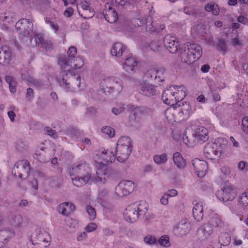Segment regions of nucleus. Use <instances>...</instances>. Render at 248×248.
Wrapping results in <instances>:
<instances>
[{
  "mask_svg": "<svg viewBox=\"0 0 248 248\" xmlns=\"http://www.w3.org/2000/svg\"><path fill=\"white\" fill-rule=\"evenodd\" d=\"M183 140L184 143L187 146L193 147L195 145L196 141H195V139L194 140H190L186 131H185L183 134Z\"/></svg>",
  "mask_w": 248,
  "mask_h": 248,
  "instance_id": "nucleus-45",
  "label": "nucleus"
},
{
  "mask_svg": "<svg viewBox=\"0 0 248 248\" xmlns=\"http://www.w3.org/2000/svg\"><path fill=\"white\" fill-rule=\"evenodd\" d=\"M11 50L7 47H2L0 51V63L8 64L12 59Z\"/></svg>",
  "mask_w": 248,
  "mask_h": 248,
  "instance_id": "nucleus-29",
  "label": "nucleus"
},
{
  "mask_svg": "<svg viewBox=\"0 0 248 248\" xmlns=\"http://www.w3.org/2000/svg\"><path fill=\"white\" fill-rule=\"evenodd\" d=\"M128 110L130 112L129 120L134 123L139 122V119L143 114V108L136 107L132 105H127Z\"/></svg>",
  "mask_w": 248,
  "mask_h": 248,
  "instance_id": "nucleus-19",
  "label": "nucleus"
},
{
  "mask_svg": "<svg viewBox=\"0 0 248 248\" xmlns=\"http://www.w3.org/2000/svg\"><path fill=\"white\" fill-rule=\"evenodd\" d=\"M138 64V62L135 57H129L125 59L123 68L127 73H133L135 72Z\"/></svg>",
  "mask_w": 248,
  "mask_h": 248,
  "instance_id": "nucleus-24",
  "label": "nucleus"
},
{
  "mask_svg": "<svg viewBox=\"0 0 248 248\" xmlns=\"http://www.w3.org/2000/svg\"><path fill=\"white\" fill-rule=\"evenodd\" d=\"M73 184L77 187H81L87 184L90 181H93L92 177L73 174L70 175Z\"/></svg>",
  "mask_w": 248,
  "mask_h": 248,
  "instance_id": "nucleus-25",
  "label": "nucleus"
},
{
  "mask_svg": "<svg viewBox=\"0 0 248 248\" xmlns=\"http://www.w3.org/2000/svg\"><path fill=\"white\" fill-rule=\"evenodd\" d=\"M238 203L240 205L248 206V189L241 193L238 197Z\"/></svg>",
  "mask_w": 248,
  "mask_h": 248,
  "instance_id": "nucleus-37",
  "label": "nucleus"
},
{
  "mask_svg": "<svg viewBox=\"0 0 248 248\" xmlns=\"http://www.w3.org/2000/svg\"><path fill=\"white\" fill-rule=\"evenodd\" d=\"M173 160L176 166L179 169H183L186 166V161L181 153L176 152L173 156Z\"/></svg>",
  "mask_w": 248,
  "mask_h": 248,
  "instance_id": "nucleus-34",
  "label": "nucleus"
},
{
  "mask_svg": "<svg viewBox=\"0 0 248 248\" xmlns=\"http://www.w3.org/2000/svg\"><path fill=\"white\" fill-rule=\"evenodd\" d=\"M164 46L171 53H175L178 50L180 46L179 40L175 36L170 35L165 36L164 39Z\"/></svg>",
  "mask_w": 248,
  "mask_h": 248,
  "instance_id": "nucleus-12",
  "label": "nucleus"
},
{
  "mask_svg": "<svg viewBox=\"0 0 248 248\" xmlns=\"http://www.w3.org/2000/svg\"><path fill=\"white\" fill-rule=\"evenodd\" d=\"M168 196L165 193L160 199L161 203L164 205L168 204L169 202Z\"/></svg>",
  "mask_w": 248,
  "mask_h": 248,
  "instance_id": "nucleus-60",
  "label": "nucleus"
},
{
  "mask_svg": "<svg viewBox=\"0 0 248 248\" xmlns=\"http://www.w3.org/2000/svg\"><path fill=\"white\" fill-rule=\"evenodd\" d=\"M15 27L20 33L27 36L32 31L33 23L28 19L22 18L16 22Z\"/></svg>",
  "mask_w": 248,
  "mask_h": 248,
  "instance_id": "nucleus-11",
  "label": "nucleus"
},
{
  "mask_svg": "<svg viewBox=\"0 0 248 248\" xmlns=\"http://www.w3.org/2000/svg\"><path fill=\"white\" fill-rule=\"evenodd\" d=\"M160 245L168 247L170 246L169 237L167 235L162 236L158 240Z\"/></svg>",
  "mask_w": 248,
  "mask_h": 248,
  "instance_id": "nucleus-48",
  "label": "nucleus"
},
{
  "mask_svg": "<svg viewBox=\"0 0 248 248\" xmlns=\"http://www.w3.org/2000/svg\"><path fill=\"white\" fill-rule=\"evenodd\" d=\"M124 109V107H120L119 108H113L112 109V112L115 115H118L120 113H122Z\"/></svg>",
  "mask_w": 248,
  "mask_h": 248,
  "instance_id": "nucleus-57",
  "label": "nucleus"
},
{
  "mask_svg": "<svg viewBox=\"0 0 248 248\" xmlns=\"http://www.w3.org/2000/svg\"><path fill=\"white\" fill-rule=\"evenodd\" d=\"M195 141L200 144L208 140L209 139L208 130L204 126L197 127L192 133Z\"/></svg>",
  "mask_w": 248,
  "mask_h": 248,
  "instance_id": "nucleus-15",
  "label": "nucleus"
},
{
  "mask_svg": "<svg viewBox=\"0 0 248 248\" xmlns=\"http://www.w3.org/2000/svg\"><path fill=\"white\" fill-rule=\"evenodd\" d=\"M103 234L107 236L113 235V232L112 230L108 228H104L103 229Z\"/></svg>",
  "mask_w": 248,
  "mask_h": 248,
  "instance_id": "nucleus-63",
  "label": "nucleus"
},
{
  "mask_svg": "<svg viewBox=\"0 0 248 248\" xmlns=\"http://www.w3.org/2000/svg\"><path fill=\"white\" fill-rule=\"evenodd\" d=\"M122 182L123 185H121V186L124 187V188L125 190V194L128 195L133 191L135 187V185L132 181L128 180H123L122 181Z\"/></svg>",
  "mask_w": 248,
  "mask_h": 248,
  "instance_id": "nucleus-36",
  "label": "nucleus"
},
{
  "mask_svg": "<svg viewBox=\"0 0 248 248\" xmlns=\"http://www.w3.org/2000/svg\"><path fill=\"white\" fill-rule=\"evenodd\" d=\"M34 41V45L40 46L45 48L46 50H50L52 48V43L50 41L45 40L43 35L41 34H36L31 39V42Z\"/></svg>",
  "mask_w": 248,
  "mask_h": 248,
  "instance_id": "nucleus-16",
  "label": "nucleus"
},
{
  "mask_svg": "<svg viewBox=\"0 0 248 248\" xmlns=\"http://www.w3.org/2000/svg\"><path fill=\"white\" fill-rule=\"evenodd\" d=\"M180 110V108L176 107V105L171 106L165 111V116L169 122H175L177 118H179V113Z\"/></svg>",
  "mask_w": 248,
  "mask_h": 248,
  "instance_id": "nucleus-22",
  "label": "nucleus"
},
{
  "mask_svg": "<svg viewBox=\"0 0 248 248\" xmlns=\"http://www.w3.org/2000/svg\"><path fill=\"white\" fill-rule=\"evenodd\" d=\"M193 215L194 218L198 221H201L203 217V207L201 202H193Z\"/></svg>",
  "mask_w": 248,
  "mask_h": 248,
  "instance_id": "nucleus-26",
  "label": "nucleus"
},
{
  "mask_svg": "<svg viewBox=\"0 0 248 248\" xmlns=\"http://www.w3.org/2000/svg\"><path fill=\"white\" fill-rule=\"evenodd\" d=\"M75 209V206L73 203L67 202L61 203L58 206L59 212L65 216L69 215Z\"/></svg>",
  "mask_w": 248,
  "mask_h": 248,
  "instance_id": "nucleus-30",
  "label": "nucleus"
},
{
  "mask_svg": "<svg viewBox=\"0 0 248 248\" xmlns=\"http://www.w3.org/2000/svg\"><path fill=\"white\" fill-rule=\"evenodd\" d=\"M242 129L248 135V117H245L242 120Z\"/></svg>",
  "mask_w": 248,
  "mask_h": 248,
  "instance_id": "nucleus-53",
  "label": "nucleus"
},
{
  "mask_svg": "<svg viewBox=\"0 0 248 248\" xmlns=\"http://www.w3.org/2000/svg\"><path fill=\"white\" fill-rule=\"evenodd\" d=\"M84 64V62L83 60L79 57H76L72 61V68H71V71L73 72V74L74 73L75 74V78L76 79L78 76H79V75H77V74L74 72V69H78L83 66Z\"/></svg>",
  "mask_w": 248,
  "mask_h": 248,
  "instance_id": "nucleus-35",
  "label": "nucleus"
},
{
  "mask_svg": "<svg viewBox=\"0 0 248 248\" xmlns=\"http://www.w3.org/2000/svg\"><path fill=\"white\" fill-rule=\"evenodd\" d=\"M139 92L143 95L151 96L156 94V90L155 86L143 81L140 83Z\"/></svg>",
  "mask_w": 248,
  "mask_h": 248,
  "instance_id": "nucleus-23",
  "label": "nucleus"
},
{
  "mask_svg": "<svg viewBox=\"0 0 248 248\" xmlns=\"http://www.w3.org/2000/svg\"><path fill=\"white\" fill-rule=\"evenodd\" d=\"M164 69L158 70L155 69H151L145 74V76L151 79H154L155 82L159 83L164 80Z\"/></svg>",
  "mask_w": 248,
  "mask_h": 248,
  "instance_id": "nucleus-21",
  "label": "nucleus"
},
{
  "mask_svg": "<svg viewBox=\"0 0 248 248\" xmlns=\"http://www.w3.org/2000/svg\"><path fill=\"white\" fill-rule=\"evenodd\" d=\"M80 5L83 10V14H80V12H78L81 17L85 19H89L93 16L94 12L93 10H91L89 2L87 1H82Z\"/></svg>",
  "mask_w": 248,
  "mask_h": 248,
  "instance_id": "nucleus-28",
  "label": "nucleus"
},
{
  "mask_svg": "<svg viewBox=\"0 0 248 248\" xmlns=\"http://www.w3.org/2000/svg\"><path fill=\"white\" fill-rule=\"evenodd\" d=\"M100 88L104 92H114L119 93L123 89L121 80L116 77H107L100 83Z\"/></svg>",
  "mask_w": 248,
  "mask_h": 248,
  "instance_id": "nucleus-7",
  "label": "nucleus"
},
{
  "mask_svg": "<svg viewBox=\"0 0 248 248\" xmlns=\"http://www.w3.org/2000/svg\"><path fill=\"white\" fill-rule=\"evenodd\" d=\"M86 211L88 214L89 218L90 220H94L96 216L95 210L91 206H87L86 207Z\"/></svg>",
  "mask_w": 248,
  "mask_h": 248,
  "instance_id": "nucleus-46",
  "label": "nucleus"
},
{
  "mask_svg": "<svg viewBox=\"0 0 248 248\" xmlns=\"http://www.w3.org/2000/svg\"><path fill=\"white\" fill-rule=\"evenodd\" d=\"M202 55L201 46L196 44H184L180 49V56L183 62L191 64L198 61Z\"/></svg>",
  "mask_w": 248,
  "mask_h": 248,
  "instance_id": "nucleus-4",
  "label": "nucleus"
},
{
  "mask_svg": "<svg viewBox=\"0 0 248 248\" xmlns=\"http://www.w3.org/2000/svg\"><path fill=\"white\" fill-rule=\"evenodd\" d=\"M74 10L71 7H68L64 12V15L67 17H70L73 14Z\"/></svg>",
  "mask_w": 248,
  "mask_h": 248,
  "instance_id": "nucleus-61",
  "label": "nucleus"
},
{
  "mask_svg": "<svg viewBox=\"0 0 248 248\" xmlns=\"http://www.w3.org/2000/svg\"><path fill=\"white\" fill-rule=\"evenodd\" d=\"M194 171L199 177L202 178L206 173L208 169L207 162L203 160L195 158L192 161Z\"/></svg>",
  "mask_w": 248,
  "mask_h": 248,
  "instance_id": "nucleus-13",
  "label": "nucleus"
},
{
  "mask_svg": "<svg viewBox=\"0 0 248 248\" xmlns=\"http://www.w3.org/2000/svg\"><path fill=\"white\" fill-rule=\"evenodd\" d=\"M166 194H167L168 197H175L177 195L178 192L176 190L172 189L169 190L168 192Z\"/></svg>",
  "mask_w": 248,
  "mask_h": 248,
  "instance_id": "nucleus-62",
  "label": "nucleus"
},
{
  "mask_svg": "<svg viewBox=\"0 0 248 248\" xmlns=\"http://www.w3.org/2000/svg\"><path fill=\"white\" fill-rule=\"evenodd\" d=\"M175 92H174V95L175 97V102H179L183 100L186 96L185 88L183 86H175Z\"/></svg>",
  "mask_w": 248,
  "mask_h": 248,
  "instance_id": "nucleus-33",
  "label": "nucleus"
},
{
  "mask_svg": "<svg viewBox=\"0 0 248 248\" xmlns=\"http://www.w3.org/2000/svg\"><path fill=\"white\" fill-rule=\"evenodd\" d=\"M205 9L209 12H212L214 15L217 16L219 13V9L218 5L213 2H210L206 5Z\"/></svg>",
  "mask_w": 248,
  "mask_h": 248,
  "instance_id": "nucleus-38",
  "label": "nucleus"
},
{
  "mask_svg": "<svg viewBox=\"0 0 248 248\" xmlns=\"http://www.w3.org/2000/svg\"><path fill=\"white\" fill-rule=\"evenodd\" d=\"M77 53V48L72 46L68 50V57L63 56L58 58V64L63 72H66L64 75H62V78L59 79V82L61 86L67 91H72L71 86H76L78 88L80 86V77L78 76L76 79L75 74H73V72L70 70L72 67V61L76 58Z\"/></svg>",
  "mask_w": 248,
  "mask_h": 248,
  "instance_id": "nucleus-1",
  "label": "nucleus"
},
{
  "mask_svg": "<svg viewBox=\"0 0 248 248\" xmlns=\"http://www.w3.org/2000/svg\"><path fill=\"white\" fill-rule=\"evenodd\" d=\"M13 235H14V233L11 231H7L5 230H1L0 231V241L7 242L8 239Z\"/></svg>",
  "mask_w": 248,
  "mask_h": 248,
  "instance_id": "nucleus-42",
  "label": "nucleus"
},
{
  "mask_svg": "<svg viewBox=\"0 0 248 248\" xmlns=\"http://www.w3.org/2000/svg\"><path fill=\"white\" fill-rule=\"evenodd\" d=\"M181 104L178 105H176V107L180 108V109L179 111H178L179 119H181L184 115L185 116H189L192 113L191 106L189 103H185L184 104L182 103V106H181Z\"/></svg>",
  "mask_w": 248,
  "mask_h": 248,
  "instance_id": "nucleus-31",
  "label": "nucleus"
},
{
  "mask_svg": "<svg viewBox=\"0 0 248 248\" xmlns=\"http://www.w3.org/2000/svg\"><path fill=\"white\" fill-rule=\"evenodd\" d=\"M34 158L36 159L38 162L41 163H46L47 162V159H46L44 155L40 153L36 152L33 156Z\"/></svg>",
  "mask_w": 248,
  "mask_h": 248,
  "instance_id": "nucleus-50",
  "label": "nucleus"
},
{
  "mask_svg": "<svg viewBox=\"0 0 248 248\" xmlns=\"http://www.w3.org/2000/svg\"><path fill=\"white\" fill-rule=\"evenodd\" d=\"M144 241L145 243L152 245L156 243V239L154 236L148 235L144 238Z\"/></svg>",
  "mask_w": 248,
  "mask_h": 248,
  "instance_id": "nucleus-49",
  "label": "nucleus"
},
{
  "mask_svg": "<svg viewBox=\"0 0 248 248\" xmlns=\"http://www.w3.org/2000/svg\"><path fill=\"white\" fill-rule=\"evenodd\" d=\"M238 168L241 170H247L248 169V164L245 161H240L238 165Z\"/></svg>",
  "mask_w": 248,
  "mask_h": 248,
  "instance_id": "nucleus-55",
  "label": "nucleus"
},
{
  "mask_svg": "<svg viewBox=\"0 0 248 248\" xmlns=\"http://www.w3.org/2000/svg\"><path fill=\"white\" fill-rule=\"evenodd\" d=\"M70 175H79L92 177L91 169L86 161L81 160L74 164L69 170Z\"/></svg>",
  "mask_w": 248,
  "mask_h": 248,
  "instance_id": "nucleus-10",
  "label": "nucleus"
},
{
  "mask_svg": "<svg viewBox=\"0 0 248 248\" xmlns=\"http://www.w3.org/2000/svg\"><path fill=\"white\" fill-rule=\"evenodd\" d=\"M154 160L155 162L157 165L164 164L167 161V155L165 153L160 155H155L154 157Z\"/></svg>",
  "mask_w": 248,
  "mask_h": 248,
  "instance_id": "nucleus-41",
  "label": "nucleus"
},
{
  "mask_svg": "<svg viewBox=\"0 0 248 248\" xmlns=\"http://www.w3.org/2000/svg\"><path fill=\"white\" fill-rule=\"evenodd\" d=\"M225 226V223L222 220L221 217L217 214L213 213L210 215L208 223L203 225L202 231L206 238L212 233L213 228L222 229Z\"/></svg>",
  "mask_w": 248,
  "mask_h": 248,
  "instance_id": "nucleus-6",
  "label": "nucleus"
},
{
  "mask_svg": "<svg viewBox=\"0 0 248 248\" xmlns=\"http://www.w3.org/2000/svg\"><path fill=\"white\" fill-rule=\"evenodd\" d=\"M237 194L236 188L233 185L229 184L225 185L220 191H218L216 196L220 201L224 202L232 201Z\"/></svg>",
  "mask_w": 248,
  "mask_h": 248,
  "instance_id": "nucleus-8",
  "label": "nucleus"
},
{
  "mask_svg": "<svg viewBox=\"0 0 248 248\" xmlns=\"http://www.w3.org/2000/svg\"><path fill=\"white\" fill-rule=\"evenodd\" d=\"M102 133L108 135L109 137H113L115 135L114 129L109 126H105L101 129Z\"/></svg>",
  "mask_w": 248,
  "mask_h": 248,
  "instance_id": "nucleus-47",
  "label": "nucleus"
},
{
  "mask_svg": "<svg viewBox=\"0 0 248 248\" xmlns=\"http://www.w3.org/2000/svg\"><path fill=\"white\" fill-rule=\"evenodd\" d=\"M97 228V225L93 222H91L86 227L85 230L88 232H91L94 231Z\"/></svg>",
  "mask_w": 248,
  "mask_h": 248,
  "instance_id": "nucleus-52",
  "label": "nucleus"
},
{
  "mask_svg": "<svg viewBox=\"0 0 248 248\" xmlns=\"http://www.w3.org/2000/svg\"><path fill=\"white\" fill-rule=\"evenodd\" d=\"M15 16L14 13H6L3 16H2V20L4 22L8 24L9 25H13L16 20Z\"/></svg>",
  "mask_w": 248,
  "mask_h": 248,
  "instance_id": "nucleus-39",
  "label": "nucleus"
},
{
  "mask_svg": "<svg viewBox=\"0 0 248 248\" xmlns=\"http://www.w3.org/2000/svg\"><path fill=\"white\" fill-rule=\"evenodd\" d=\"M121 185H123L122 181L119 183L115 188V194L117 197H122L124 196L127 195V194H125L124 187L121 186Z\"/></svg>",
  "mask_w": 248,
  "mask_h": 248,
  "instance_id": "nucleus-44",
  "label": "nucleus"
},
{
  "mask_svg": "<svg viewBox=\"0 0 248 248\" xmlns=\"http://www.w3.org/2000/svg\"><path fill=\"white\" fill-rule=\"evenodd\" d=\"M175 90V86H171L163 92L162 98L165 104L173 105L174 103H176L175 97L174 95Z\"/></svg>",
  "mask_w": 248,
  "mask_h": 248,
  "instance_id": "nucleus-18",
  "label": "nucleus"
},
{
  "mask_svg": "<svg viewBox=\"0 0 248 248\" xmlns=\"http://www.w3.org/2000/svg\"><path fill=\"white\" fill-rule=\"evenodd\" d=\"M132 150V147L116 146L115 153L112 152L115 155V158L120 162H124L129 156Z\"/></svg>",
  "mask_w": 248,
  "mask_h": 248,
  "instance_id": "nucleus-14",
  "label": "nucleus"
},
{
  "mask_svg": "<svg viewBox=\"0 0 248 248\" xmlns=\"http://www.w3.org/2000/svg\"><path fill=\"white\" fill-rule=\"evenodd\" d=\"M27 98L28 99H30V98H31L33 95V90L31 88H29L27 90Z\"/></svg>",
  "mask_w": 248,
  "mask_h": 248,
  "instance_id": "nucleus-64",
  "label": "nucleus"
},
{
  "mask_svg": "<svg viewBox=\"0 0 248 248\" xmlns=\"http://www.w3.org/2000/svg\"><path fill=\"white\" fill-rule=\"evenodd\" d=\"M226 147V146L225 144H221L218 141L207 143L204 148V156L208 159H215L216 157L219 156L223 154Z\"/></svg>",
  "mask_w": 248,
  "mask_h": 248,
  "instance_id": "nucleus-5",
  "label": "nucleus"
},
{
  "mask_svg": "<svg viewBox=\"0 0 248 248\" xmlns=\"http://www.w3.org/2000/svg\"><path fill=\"white\" fill-rule=\"evenodd\" d=\"M87 237L85 232H82L78 234L77 239L78 241H81L85 240Z\"/></svg>",
  "mask_w": 248,
  "mask_h": 248,
  "instance_id": "nucleus-58",
  "label": "nucleus"
},
{
  "mask_svg": "<svg viewBox=\"0 0 248 248\" xmlns=\"http://www.w3.org/2000/svg\"><path fill=\"white\" fill-rule=\"evenodd\" d=\"M217 49L223 55H225L227 51L226 42L224 39H220L217 46Z\"/></svg>",
  "mask_w": 248,
  "mask_h": 248,
  "instance_id": "nucleus-43",
  "label": "nucleus"
},
{
  "mask_svg": "<svg viewBox=\"0 0 248 248\" xmlns=\"http://www.w3.org/2000/svg\"><path fill=\"white\" fill-rule=\"evenodd\" d=\"M38 239L40 241L48 243L50 241L51 238L47 233H44L39 234Z\"/></svg>",
  "mask_w": 248,
  "mask_h": 248,
  "instance_id": "nucleus-51",
  "label": "nucleus"
},
{
  "mask_svg": "<svg viewBox=\"0 0 248 248\" xmlns=\"http://www.w3.org/2000/svg\"><path fill=\"white\" fill-rule=\"evenodd\" d=\"M191 229L190 223L186 218L183 219L175 227L174 231L180 235H186Z\"/></svg>",
  "mask_w": 248,
  "mask_h": 248,
  "instance_id": "nucleus-20",
  "label": "nucleus"
},
{
  "mask_svg": "<svg viewBox=\"0 0 248 248\" xmlns=\"http://www.w3.org/2000/svg\"><path fill=\"white\" fill-rule=\"evenodd\" d=\"M45 131L48 134V135L54 137L57 134L55 131L53 130L49 127L46 126L44 128Z\"/></svg>",
  "mask_w": 248,
  "mask_h": 248,
  "instance_id": "nucleus-54",
  "label": "nucleus"
},
{
  "mask_svg": "<svg viewBox=\"0 0 248 248\" xmlns=\"http://www.w3.org/2000/svg\"><path fill=\"white\" fill-rule=\"evenodd\" d=\"M115 160L114 154L108 150H104L101 153H98L94 156L96 178H93V182L96 184H104L108 175L109 170L106 163L114 162Z\"/></svg>",
  "mask_w": 248,
  "mask_h": 248,
  "instance_id": "nucleus-2",
  "label": "nucleus"
},
{
  "mask_svg": "<svg viewBox=\"0 0 248 248\" xmlns=\"http://www.w3.org/2000/svg\"><path fill=\"white\" fill-rule=\"evenodd\" d=\"M117 146H121L127 147H132V143L130 138L128 137H122L118 140Z\"/></svg>",
  "mask_w": 248,
  "mask_h": 248,
  "instance_id": "nucleus-40",
  "label": "nucleus"
},
{
  "mask_svg": "<svg viewBox=\"0 0 248 248\" xmlns=\"http://www.w3.org/2000/svg\"><path fill=\"white\" fill-rule=\"evenodd\" d=\"M126 47L121 43H115L111 49V53L112 56L119 58L121 57L125 50Z\"/></svg>",
  "mask_w": 248,
  "mask_h": 248,
  "instance_id": "nucleus-32",
  "label": "nucleus"
},
{
  "mask_svg": "<svg viewBox=\"0 0 248 248\" xmlns=\"http://www.w3.org/2000/svg\"><path fill=\"white\" fill-rule=\"evenodd\" d=\"M103 15L105 19L110 23H113L117 21L118 16L116 10L110 6L109 4H105V9L103 11Z\"/></svg>",
  "mask_w": 248,
  "mask_h": 248,
  "instance_id": "nucleus-17",
  "label": "nucleus"
},
{
  "mask_svg": "<svg viewBox=\"0 0 248 248\" xmlns=\"http://www.w3.org/2000/svg\"><path fill=\"white\" fill-rule=\"evenodd\" d=\"M5 80L6 82L9 85H14L16 84V81L14 79V78H13L11 76H7L5 77Z\"/></svg>",
  "mask_w": 248,
  "mask_h": 248,
  "instance_id": "nucleus-59",
  "label": "nucleus"
},
{
  "mask_svg": "<svg viewBox=\"0 0 248 248\" xmlns=\"http://www.w3.org/2000/svg\"><path fill=\"white\" fill-rule=\"evenodd\" d=\"M148 209L149 205L145 202L133 203L126 207L123 214L124 217L127 221L132 223L144 218Z\"/></svg>",
  "mask_w": 248,
  "mask_h": 248,
  "instance_id": "nucleus-3",
  "label": "nucleus"
},
{
  "mask_svg": "<svg viewBox=\"0 0 248 248\" xmlns=\"http://www.w3.org/2000/svg\"><path fill=\"white\" fill-rule=\"evenodd\" d=\"M30 168V163L27 160H20L16 163L12 174L16 178L24 179L29 175Z\"/></svg>",
  "mask_w": 248,
  "mask_h": 248,
  "instance_id": "nucleus-9",
  "label": "nucleus"
},
{
  "mask_svg": "<svg viewBox=\"0 0 248 248\" xmlns=\"http://www.w3.org/2000/svg\"><path fill=\"white\" fill-rule=\"evenodd\" d=\"M9 219L10 223L15 227L26 226L28 223V219L23 218L19 215H12Z\"/></svg>",
  "mask_w": 248,
  "mask_h": 248,
  "instance_id": "nucleus-27",
  "label": "nucleus"
},
{
  "mask_svg": "<svg viewBox=\"0 0 248 248\" xmlns=\"http://www.w3.org/2000/svg\"><path fill=\"white\" fill-rule=\"evenodd\" d=\"M160 43L158 42H152L150 44V46L153 50L155 51L158 49L160 46Z\"/></svg>",
  "mask_w": 248,
  "mask_h": 248,
  "instance_id": "nucleus-56",
  "label": "nucleus"
}]
</instances>
